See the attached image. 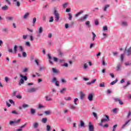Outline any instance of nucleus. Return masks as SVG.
Segmentation results:
<instances>
[{
  "label": "nucleus",
  "mask_w": 131,
  "mask_h": 131,
  "mask_svg": "<svg viewBox=\"0 0 131 131\" xmlns=\"http://www.w3.org/2000/svg\"><path fill=\"white\" fill-rule=\"evenodd\" d=\"M36 22V17H34L33 19V24H35Z\"/></svg>",
  "instance_id": "nucleus-52"
},
{
  "label": "nucleus",
  "mask_w": 131,
  "mask_h": 131,
  "mask_svg": "<svg viewBox=\"0 0 131 131\" xmlns=\"http://www.w3.org/2000/svg\"><path fill=\"white\" fill-rule=\"evenodd\" d=\"M95 25H99V21H98L97 19L95 20Z\"/></svg>",
  "instance_id": "nucleus-58"
},
{
  "label": "nucleus",
  "mask_w": 131,
  "mask_h": 131,
  "mask_svg": "<svg viewBox=\"0 0 131 131\" xmlns=\"http://www.w3.org/2000/svg\"><path fill=\"white\" fill-rule=\"evenodd\" d=\"M26 45L27 46V47H30V43L29 42H26Z\"/></svg>",
  "instance_id": "nucleus-62"
},
{
  "label": "nucleus",
  "mask_w": 131,
  "mask_h": 131,
  "mask_svg": "<svg viewBox=\"0 0 131 131\" xmlns=\"http://www.w3.org/2000/svg\"><path fill=\"white\" fill-rule=\"evenodd\" d=\"M23 83H24V79H23V78H21L18 82V84L19 85H21Z\"/></svg>",
  "instance_id": "nucleus-16"
},
{
  "label": "nucleus",
  "mask_w": 131,
  "mask_h": 131,
  "mask_svg": "<svg viewBox=\"0 0 131 131\" xmlns=\"http://www.w3.org/2000/svg\"><path fill=\"white\" fill-rule=\"evenodd\" d=\"M11 113L12 114H15L16 115H18V112H17L16 111L13 110L11 112Z\"/></svg>",
  "instance_id": "nucleus-38"
},
{
  "label": "nucleus",
  "mask_w": 131,
  "mask_h": 131,
  "mask_svg": "<svg viewBox=\"0 0 131 131\" xmlns=\"http://www.w3.org/2000/svg\"><path fill=\"white\" fill-rule=\"evenodd\" d=\"M47 101H52V96H51L50 94L48 95H47L46 97H45Z\"/></svg>",
  "instance_id": "nucleus-10"
},
{
  "label": "nucleus",
  "mask_w": 131,
  "mask_h": 131,
  "mask_svg": "<svg viewBox=\"0 0 131 131\" xmlns=\"http://www.w3.org/2000/svg\"><path fill=\"white\" fill-rule=\"evenodd\" d=\"M14 3H15V6H16V7H20V2L18 1V0H13Z\"/></svg>",
  "instance_id": "nucleus-11"
},
{
  "label": "nucleus",
  "mask_w": 131,
  "mask_h": 131,
  "mask_svg": "<svg viewBox=\"0 0 131 131\" xmlns=\"http://www.w3.org/2000/svg\"><path fill=\"white\" fill-rule=\"evenodd\" d=\"M67 6H68V3H66L64 4H63V8H67Z\"/></svg>",
  "instance_id": "nucleus-48"
},
{
  "label": "nucleus",
  "mask_w": 131,
  "mask_h": 131,
  "mask_svg": "<svg viewBox=\"0 0 131 131\" xmlns=\"http://www.w3.org/2000/svg\"><path fill=\"white\" fill-rule=\"evenodd\" d=\"M117 81H118V80L117 79H116V80L111 83V84H112V85H113L114 84H115L116 82H117Z\"/></svg>",
  "instance_id": "nucleus-29"
},
{
  "label": "nucleus",
  "mask_w": 131,
  "mask_h": 131,
  "mask_svg": "<svg viewBox=\"0 0 131 131\" xmlns=\"http://www.w3.org/2000/svg\"><path fill=\"white\" fill-rule=\"evenodd\" d=\"M77 101H78V98H75L74 100V103L75 105H77V103H76V102H77Z\"/></svg>",
  "instance_id": "nucleus-46"
},
{
  "label": "nucleus",
  "mask_w": 131,
  "mask_h": 131,
  "mask_svg": "<svg viewBox=\"0 0 131 131\" xmlns=\"http://www.w3.org/2000/svg\"><path fill=\"white\" fill-rule=\"evenodd\" d=\"M96 79H94L92 80V81L91 82H88L87 84H92V83H95V82H96Z\"/></svg>",
  "instance_id": "nucleus-33"
},
{
  "label": "nucleus",
  "mask_w": 131,
  "mask_h": 131,
  "mask_svg": "<svg viewBox=\"0 0 131 131\" xmlns=\"http://www.w3.org/2000/svg\"><path fill=\"white\" fill-rule=\"evenodd\" d=\"M121 67V64H120V63H119L118 64V66L116 68V70L117 71H119V70H120V67Z\"/></svg>",
  "instance_id": "nucleus-28"
},
{
  "label": "nucleus",
  "mask_w": 131,
  "mask_h": 131,
  "mask_svg": "<svg viewBox=\"0 0 131 131\" xmlns=\"http://www.w3.org/2000/svg\"><path fill=\"white\" fill-rule=\"evenodd\" d=\"M47 131L51 130V126H50V125H47Z\"/></svg>",
  "instance_id": "nucleus-37"
},
{
  "label": "nucleus",
  "mask_w": 131,
  "mask_h": 131,
  "mask_svg": "<svg viewBox=\"0 0 131 131\" xmlns=\"http://www.w3.org/2000/svg\"><path fill=\"white\" fill-rule=\"evenodd\" d=\"M102 65L104 66H107V63L105 62V60L104 59L102 60Z\"/></svg>",
  "instance_id": "nucleus-54"
},
{
  "label": "nucleus",
  "mask_w": 131,
  "mask_h": 131,
  "mask_svg": "<svg viewBox=\"0 0 131 131\" xmlns=\"http://www.w3.org/2000/svg\"><path fill=\"white\" fill-rule=\"evenodd\" d=\"M88 18H89V15L85 14L84 16L80 19V20L82 21V22H83V21H85Z\"/></svg>",
  "instance_id": "nucleus-7"
},
{
  "label": "nucleus",
  "mask_w": 131,
  "mask_h": 131,
  "mask_svg": "<svg viewBox=\"0 0 131 131\" xmlns=\"http://www.w3.org/2000/svg\"><path fill=\"white\" fill-rule=\"evenodd\" d=\"M79 125H80V126H81V127H82L84 126V122H83V121H80Z\"/></svg>",
  "instance_id": "nucleus-24"
},
{
  "label": "nucleus",
  "mask_w": 131,
  "mask_h": 131,
  "mask_svg": "<svg viewBox=\"0 0 131 131\" xmlns=\"http://www.w3.org/2000/svg\"><path fill=\"white\" fill-rule=\"evenodd\" d=\"M54 15H55V19L56 22L59 21V19L60 18V14L57 12L56 10H54Z\"/></svg>",
  "instance_id": "nucleus-2"
},
{
  "label": "nucleus",
  "mask_w": 131,
  "mask_h": 131,
  "mask_svg": "<svg viewBox=\"0 0 131 131\" xmlns=\"http://www.w3.org/2000/svg\"><path fill=\"white\" fill-rule=\"evenodd\" d=\"M105 117L106 119H102L101 121V122L100 123H99V125L100 126H103V124H102V123L103 122H106V121H110V119H109V116L107 115H105Z\"/></svg>",
  "instance_id": "nucleus-1"
},
{
  "label": "nucleus",
  "mask_w": 131,
  "mask_h": 131,
  "mask_svg": "<svg viewBox=\"0 0 131 131\" xmlns=\"http://www.w3.org/2000/svg\"><path fill=\"white\" fill-rule=\"evenodd\" d=\"M80 99L81 100H83L84 99V97H85V94H84L83 93L81 92L80 95Z\"/></svg>",
  "instance_id": "nucleus-12"
},
{
  "label": "nucleus",
  "mask_w": 131,
  "mask_h": 131,
  "mask_svg": "<svg viewBox=\"0 0 131 131\" xmlns=\"http://www.w3.org/2000/svg\"><path fill=\"white\" fill-rule=\"evenodd\" d=\"M20 121H21V119H19L16 121H10L9 122V124H10V125H12V124H13V123H18V122H20Z\"/></svg>",
  "instance_id": "nucleus-8"
},
{
  "label": "nucleus",
  "mask_w": 131,
  "mask_h": 131,
  "mask_svg": "<svg viewBox=\"0 0 131 131\" xmlns=\"http://www.w3.org/2000/svg\"><path fill=\"white\" fill-rule=\"evenodd\" d=\"M52 71L53 73H58V71L54 68H52Z\"/></svg>",
  "instance_id": "nucleus-34"
},
{
  "label": "nucleus",
  "mask_w": 131,
  "mask_h": 131,
  "mask_svg": "<svg viewBox=\"0 0 131 131\" xmlns=\"http://www.w3.org/2000/svg\"><path fill=\"white\" fill-rule=\"evenodd\" d=\"M23 57H24V58H26V57H27V54H26V52H24L23 53Z\"/></svg>",
  "instance_id": "nucleus-47"
},
{
  "label": "nucleus",
  "mask_w": 131,
  "mask_h": 131,
  "mask_svg": "<svg viewBox=\"0 0 131 131\" xmlns=\"http://www.w3.org/2000/svg\"><path fill=\"white\" fill-rule=\"evenodd\" d=\"M83 13V11H79L78 13L75 14V17H78L79 15H81V14Z\"/></svg>",
  "instance_id": "nucleus-23"
},
{
  "label": "nucleus",
  "mask_w": 131,
  "mask_h": 131,
  "mask_svg": "<svg viewBox=\"0 0 131 131\" xmlns=\"http://www.w3.org/2000/svg\"><path fill=\"white\" fill-rule=\"evenodd\" d=\"M67 89L66 88H63L62 90H60V94H64L65 92H66Z\"/></svg>",
  "instance_id": "nucleus-20"
},
{
  "label": "nucleus",
  "mask_w": 131,
  "mask_h": 131,
  "mask_svg": "<svg viewBox=\"0 0 131 131\" xmlns=\"http://www.w3.org/2000/svg\"><path fill=\"white\" fill-rule=\"evenodd\" d=\"M29 105L27 104H24L23 105V108H24V109H25L26 108H27V107H29Z\"/></svg>",
  "instance_id": "nucleus-42"
},
{
  "label": "nucleus",
  "mask_w": 131,
  "mask_h": 131,
  "mask_svg": "<svg viewBox=\"0 0 131 131\" xmlns=\"http://www.w3.org/2000/svg\"><path fill=\"white\" fill-rule=\"evenodd\" d=\"M48 58L49 59V62L50 63V64H51L52 65H53V62L52 61H51V59H53V57H52V56H51V54H48Z\"/></svg>",
  "instance_id": "nucleus-14"
},
{
  "label": "nucleus",
  "mask_w": 131,
  "mask_h": 131,
  "mask_svg": "<svg viewBox=\"0 0 131 131\" xmlns=\"http://www.w3.org/2000/svg\"><path fill=\"white\" fill-rule=\"evenodd\" d=\"M17 45H15L14 47V53H17Z\"/></svg>",
  "instance_id": "nucleus-44"
},
{
  "label": "nucleus",
  "mask_w": 131,
  "mask_h": 131,
  "mask_svg": "<svg viewBox=\"0 0 131 131\" xmlns=\"http://www.w3.org/2000/svg\"><path fill=\"white\" fill-rule=\"evenodd\" d=\"M35 62L36 64L37 65V66H38V65H39L38 63V59H37L36 58L35 59Z\"/></svg>",
  "instance_id": "nucleus-51"
},
{
  "label": "nucleus",
  "mask_w": 131,
  "mask_h": 131,
  "mask_svg": "<svg viewBox=\"0 0 131 131\" xmlns=\"http://www.w3.org/2000/svg\"><path fill=\"white\" fill-rule=\"evenodd\" d=\"M90 21H87L85 22V25L88 27H91V26H90Z\"/></svg>",
  "instance_id": "nucleus-45"
},
{
  "label": "nucleus",
  "mask_w": 131,
  "mask_h": 131,
  "mask_svg": "<svg viewBox=\"0 0 131 131\" xmlns=\"http://www.w3.org/2000/svg\"><path fill=\"white\" fill-rule=\"evenodd\" d=\"M39 124L37 122H35L33 124V126L34 128H37L38 127Z\"/></svg>",
  "instance_id": "nucleus-15"
},
{
  "label": "nucleus",
  "mask_w": 131,
  "mask_h": 131,
  "mask_svg": "<svg viewBox=\"0 0 131 131\" xmlns=\"http://www.w3.org/2000/svg\"><path fill=\"white\" fill-rule=\"evenodd\" d=\"M43 123H47V121H48V119L47 118H43L41 120Z\"/></svg>",
  "instance_id": "nucleus-21"
},
{
  "label": "nucleus",
  "mask_w": 131,
  "mask_h": 131,
  "mask_svg": "<svg viewBox=\"0 0 131 131\" xmlns=\"http://www.w3.org/2000/svg\"><path fill=\"white\" fill-rule=\"evenodd\" d=\"M103 31H106V30H108V28L106 26H105L103 27Z\"/></svg>",
  "instance_id": "nucleus-43"
},
{
  "label": "nucleus",
  "mask_w": 131,
  "mask_h": 131,
  "mask_svg": "<svg viewBox=\"0 0 131 131\" xmlns=\"http://www.w3.org/2000/svg\"><path fill=\"white\" fill-rule=\"evenodd\" d=\"M36 91H37V88H32L28 91V93H34V92H36Z\"/></svg>",
  "instance_id": "nucleus-6"
},
{
  "label": "nucleus",
  "mask_w": 131,
  "mask_h": 131,
  "mask_svg": "<svg viewBox=\"0 0 131 131\" xmlns=\"http://www.w3.org/2000/svg\"><path fill=\"white\" fill-rule=\"evenodd\" d=\"M92 34L93 35V40H95V37H96V34L94 32H92Z\"/></svg>",
  "instance_id": "nucleus-49"
},
{
  "label": "nucleus",
  "mask_w": 131,
  "mask_h": 131,
  "mask_svg": "<svg viewBox=\"0 0 131 131\" xmlns=\"http://www.w3.org/2000/svg\"><path fill=\"white\" fill-rule=\"evenodd\" d=\"M16 98H17V99H22V96H21V95H17L16 96Z\"/></svg>",
  "instance_id": "nucleus-60"
},
{
  "label": "nucleus",
  "mask_w": 131,
  "mask_h": 131,
  "mask_svg": "<svg viewBox=\"0 0 131 131\" xmlns=\"http://www.w3.org/2000/svg\"><path fill=\"white\" fill-rule=\"evenodd\" d=\"M36 112L35 111V110H34L33 108L31 109V113L32 115H34V114H35Z\"/></svg>",
  "instance_id": "nucleus-22"
},
{
  "label": "nucleus",
  "mask_w": 131,
  "mask_h": 131,
  "mask_svg": "<svg viewBox=\"0 0 131 131\" xmlns=\"http://www.w3.org/2000/svg\"><path fill=\"white\" fill-rule=\"evenodd\" d=\"M50 20H49V22H53L54 21V17L53 16H51L50 18Z\"/></svg>",
  "instance_id": "nucleus-56"
},
{
  "label": "nucleus",
  "mask_w": 131,
  "mask_h": 131,
  "mask_svg": "<svg viewBox=\"0 0 131 131\" xmlns=\"http://www.w3.org/2000/svg\"><path fill=\"white\" fill-rule=\"evenodd\" d=\"M69 19L70 20V21H71L72 20V14H71V13H69Z\"/></svg>",
  "instance_id": "nucleus-32"
},
{
  "label": "nucleus",
  "mask_w": 131,
  "mask_h": 131,
  "mask_svg": "<svg viewBox=\"0 0 131 131\" xmlns=\"http://www.w3.org/2000/svg\"><path fill=\"white\" fill-rule=\"evenodd\" d=\"M44 113L46 115H51V111H45L44 112Z\"/></svg>",
  "instance_id": "nucleus-30"
},
{
  "label": "nucleus",
  "mask_w": 131,
  "mask_h": 131,
  "mask_svg": "<svg viewBox=\"0 0 131 131\" xmlns=\"http://www.w3.org/2000/svg\"><path fill=\"white\" fill-rule=\"evenodd\" d=\"M70 106H71V109H73V110L75 109V106H74L73 105L70 104Z\"/></svg>",
  "instance_id": "nucleus-59"
},
{
  "label": "nucleus",
  "mask_w": 131,
  "mask_h": 131,
  "mask_svg": "<svg viewBox=\"0 0 131 131\" xmlns=\"http://www.w3.org/2000/svg\"><path fill=\"white\" fill-rule=\"evenodd\" d=\"M120 59H121V61L122 62H123V59H124V54H121Z\"/></svg>",
  "instance_id": "nucleus-31"
},
{
  "label": "nucleus",
  "mask_w": 131,
  "mask_h": 131,
  "mask_svg": "<svg viewBox=\"0 0 131 131\" xmlns=\"http://www.w3.org/2000/svg\"><path fill=\"white\" fill-rule=\"evenodd\" d=\"M99 86L100 88H104L105 87V83L102 82V83H100L99 85Z\"/></svg>",
  "instance_id": "nucleus-36"
},
{
  "label": "nucleus",
  "mask_w": 131,
  "mask_h": 131,
  "mask_svg": "<svg viewBox=\"0 0 131 131\" xmlns=\"http://www.w3.org/2000/svg\"><path fill=\"white\" fill-rule=\"evenodd\" d=\"M93 115L94 116L95 118H96V119H98V116L97 115V113L93 112Z\"/></svg>",
  "instance_id": "nucleus-39"
},
{
  "label": "nucleus",
  "mask_w": 131,
  "mask_h": 131,
  "mask_svg": "<svg viewBox=\"0 0 131 131\" xmlns=\"http://www.w3.org/2000/svg\"><path fill=\"white\" fill-rule=\"evenodd\" d=\"M6 105L8 107H11V104L9 103L8 101H6Z\"/></svg>",
  "instance_id": "nucleus-64"
},
{
  "label": "nucleus",
  "mask_w": 131,
  "mask_h": 131,
  "mask_svg": "<svg viewBox=\"0 0 131 131\" xmlns=\"http://www.w3.org/2000/svg\"><path fill=\"white\" fill-rule=\"evenodd\" d=\"M122 24L124 26H127V24H126V22H125V21H123V22H122Z\"/></svg>",
  "instance_id": "nucleus-53"
},
{
  "label": "nucleus",
  "mask_w": 131,
  "mask_h": 131,
  "mask_svg": "<svg viewBox=\"0 0 131 131\" xmlns=\"http://www.w3.org/2000/svg\"><path fill=\"white\" fill-rule=\"evenodd\" d=\"M6 19L9 20V21H13V20H14V17H13V16L7 17H6Z\"/></svg>",
  "instance_id": "nucleus-27"
},
{
  "label": "nucleus",
  "mask_w": 131,
  "mask_h": 131,
  "mask_svg": "<svg viewBox=\"0 0 131 131\" xmlns=\"http://www.w3.org/2000/svg\"><path fill=\"white\" fill-rule=\"evenodd\" d=\"M45 69H46V67H40L39 71H42V70H45Z\"/></svg>",
  "instance_id": "nucleus-40"
},
{
  "label": "nucleus",
  "mask_w": 131,
  "mask_h": 131,
  "mask_svg": "<svg viewBox=\"0 0 131 131\" xmlns=\"http://www.w3.org/2000/svg\"><path fill=\"white\" fill-rule=\"evenodd\" d=\"M109 7H110V5H105L103 9V11H104V12H106V11H107V9H108V8H109Z\"/></svg>",
  "instance_id": "nucleus-26"
},
{
  "label": "nucleus",
  "mask_w": 131,
  "mask_h": 131,
  "mask_svg": "<svg viewBox=\"0 0 131 131\" xmlns=\"http://www.w3.org/2000/svg\"><path fill=\"white\" fill-rule=\"evenodd\" d=\"M116 127H117V124L114 125L113 127V131L116 130Z\"/></svg>",
  "instance_id": "nucleus-41"
},
{
  "label": "nucleus",
  "mask_w": 131,
  "mask_h": 131,
  "mask_svg": "<svg viewBox=\"0 0 131 131\" xmlns=\"http://www.w3.org/2000/svg\"><path fill=\"white\" fill-rule=\"evenodd\" d=\"M83 68L84 69H86V68H88V64H86V63L84 64Z\"/></svg>",
  "instance_id": "nucleus-61"
},
{
  "label": "nucleus",
  "mask_w": 131,
  "mask_h": 131,
  "mask_svg": "<svg viewBox=\"0 0 131 131\" xmlns=\"http://www.w3.org/2000/svg\"><path fill=\"white\" fill-rule=\"evenodd\" d=\"M19 76L21 77V78H24V80L26 81L27 80V76H23L22 74H20Z\"/></svg>",
  "instance_id": "nucleus-19"
},
{
  "label": "nucleus",
  "mask_w": 131,
  "mask_h": 131,
  "mask_svg": "<svg viewBox=\"0 0 131 131\" xmlns=\"http://www.w3.org/2000/svg\"><path fill=\"white\" fill-rule=\"evenodd\" d=\"M2 30L4 32H7V31H8V28L3 29Z\"/></svg>",
  "instance_id": "nucleus-63"
},
{
  "label": "nucleus",
  "mask_w": 131,
  "mask_h": 131,
  "mask_svg": "<svg viewBox=\"0 0 131 131\" xmlns=\"http://www.w3.org/2000/svg\"><path fill=\"white\" fill-rule=\"evenodd\" d=\"M131 54V48L130 47L127 50V56H130Z\"/></svg>",
  "instance_id": "nucleus-17"
},
{
  "label": "nucleus",
  "mask_w": 131,
  "mask_h": 131,
  "mask_svg": "<svg viewBox=\"0 0 131 131\" xmlns=\"http://www.w3.org/2000/svg\"><path fill=\"white\" fill-rule=\"evenodd\" d=\"M88 100H89L90 101H93V99H94V93L90 94L88 95Z\"/></svg>",
  "instance_id": "nucleus-4"
},
{
  "label": "nucleus",
  "mask_w": 131,
  "mask_h": 131,
  "mask_svg": "<svg viewBox=\"0 0 131 131\" xmlns=\"http://www.w3.org/2000/svg\"><path fill=\"white\" fill-rule=\"evenodd\" d=\"M114 101L115 102H119V103L120 104V105H123V102H122V101L120 99L118 98H114Z\"/></svg>",
  "instance_id": "nucleus-5"
},
{
  "label": "nucleus",
  "mask_w": 131,
  "mask_h": 131,
  "mask_svg": "<svg viewBox=\"0 0 131 131\" xmlns=\"http://www.w3.org/2000/svg\"><path fill=\"white\" fill-rule=\"evenodd\" d=\"M29 16V13L28 12L26 13L24 16V19H27Z\"/></svg>",
  "instance_id": "nucleus-25"
},
{
  "label": "nucleus",
  "mask_w": 131,
  "mask_h": 131,
  "mask_svg": "<svg viewBox=\"0 0 131 131\" xmlns=\"http://www.w3.org/2000/svg\"><path fill=\"white\" fill-rule=\"evenodd\" d=\"M57 81V78L56 77L53 78L52 80V82H56Z\"/></svg>",
  "instance_id": "nucleus-50"
},
{
  "label": "nucleus",
  "mask_w": 131,
  "mask_h": 131,
  "mask_svg": "<svg viewBox=\"0 0 131 131\" xmlns=\"http://www.w3.org/2000/svg\"><path fill=\"white\" fill-rule=\"evenodd\" d=\"M89 131H94V125L92 124V122H89Z\"/></svg>",
  "instance_id": "nucleus-3"
},
{
  "label": "nucleus",
  "mask_w": 131,
  "mask_h": 131,
  "mask_svg": "<svg viewBox=\"0 0 131 131\" xmlns=\"http://www.w3.org/2000/svg\"><path fill=\"white\" fill-rule=\"evenodd\" d=\"M9 9V7L7 5H5L4 6L2 7V9L3 10V11H7Z\"/></svg>",
  "instance_id": "nucleus-18"
},
{
  "label": "nucleus",
  "mask_w": 131,
  "mask_h": 131,
  "mask_svg": "<svg viewBox=\"0 0 131 131\" xmlns=\"http://www.w3.org/2000/svg\"><path fill=\"white\" fill-rule=\"evenodd\" d=\"M42 18H43V20L46 21L47 20V16L46 15H43Z\"/></svg>",
  "instance_id": "nucleus-57"
},
{
  "label": "nucleus",
  "mask_w": 131,
  "mask_h": 131,
  "mask_svg": "<svg viewBox=\"0 0 131 131\" xmlns=\"http://www.w3.org/2000/svg\"><path fill=\"white\" fill-rule=\"evenodd\" d=\"M19 48L20 52H23V47L20 46L19 47Z\"/></svg>",
  "instance_id": "nucleus-55"
},
{
  "label": "nucleus",
  "mask_w": 131,
  "mask_h": 131,
  "mask_svg": "<svg viewBox=\"0 0 131 131\" xmlns=\"http://www.w3.org/2000/svg\"><path fill=\"white\" fill-rule=\"evenodd\" d=\"M42 31H43V29L42 27L38 28V33H42Z\"/></svg>",
  "instance_id": "nucleus-13"
},
{
  "label": "nucleus",
  "mask_w": 131,
  "mask_h": 131,
  "mask_svg": "<svg viewBox=\"0 0 131 131\" xmlns=\"http://www.w3.org/2000/svg\"><path fill=\"white\" fill-rule=\"evenodd\" d=\"M131 121V119L129 120H128L127 121H126L125 123V124H124L122 127L121 128H124V127H125L126 126L127 124H128V123L130 122Z\"/></svg>",
  "instance_id": "nucleus-9"
},
{
  "label": "nucleus",
  "mask_w": 131,
  "mask_h": 131,
  "mask_svg": "<svg viewBox=\"0 0 131 131\" xmlns=\"http://www.w3.org/2000/svg\"><path fill=\"white\" fill-rule=\"evenodd\" d=\"M16 94H17V91H13V92L12 93V97H15V96H16Z\"/></svg>",
  "instance_id": "nucleus-35"
}]
</instances>
